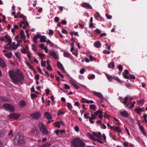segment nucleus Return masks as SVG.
<instances>
[{"mask_svg":"<svg viewBox=\"0 0 147 147\" xmlns=\"http://www.w3.org/2000/svg\"><path fill=\"white\" fill-rule=\"evenodd\" d=\"M9 74L11 78L14 83L17 84L19 82L22 83V81L24 79V77L22 72L18 69L16 71L11 70L9 71Z\"/></svg>","mask_w":147,"mask_h":147,"instance_id":"1","label":"nucleus"},{"mask_svg":"<svg viewBox=\"0 0 147 147\" xmlns=\"http://www.w3.org/2000/svg\"><path fill=\"white\" fill-rule=\"evenodd\" d=\"M74 147H85V144L82 140L79 138H75L71 142Z\"/></svg>","mask_w":147,"mask_h":147,"instance_id":"2","label":"nucleus"},{"mask_svg":"<svg viewBox=\"0 0 147 147\" xmlns=\"http://www.w3.org/2000/svg\"><path fill=\"white\" fill-rule=\"evenodd\" d=\"M25 142L24 136L22 134H17L16 135L14 140L15 144L16 145L23 144Z\"/></svg>","mask_w":147,"mask_h":147,"instance_id":"3","label":"nucleus"},{"mask_svg":"<svg viewBox=\"0 0 147 147\" xmlns=\"http://www.w3.org/2000/svg\"><path fill=\"white\" fill-rule=\"evenodd\" d=\"M38 127L40 131L43 134L45 135H47L48 134V131L43 123L41 122H39L38 124Z\"/></svg>","mask_w":147,"mask_h":147,"instance_id":"4","label":"nucleus"},{"mask_svg":"<svg viewBox=\"0 0 147 147\" xmlns=\"http://www.w3.org/2000/svg\"><path fill=\"white\" fill-rule=\"evenodd\" d=\"M3 107L7 110L11 112H13L14 111V108L13 106L9 104L5 103L3 105Z\"/></svg>","mask_w":147,"mask_h":147,"instance_id":"5","label":"nucleus"},{"mask_svg":"<svg viewBox=\"0 0 147 147\" xmlns=\"http://www.w3.org/2000/svg\"><path fill=\"white\" fill-rule=\"evenodd\" d=\"M30 116L33 119H38L41 117V114L40 112H37L31 114Z\"/></svg>","mask_w":147,"mask_h":147,"instance_id":"6","label":"nucleus"},{"mask_svg":"<svg viewBox=\"0 0 147 147\" xmlns=\"http://www.w3.org/2000/svg\"><path fill=\"white\" fill-rule=\"evenodd\" d=\"M20 116V114L16 113L10 114L7 115L8 117L9 118L15 119H18Z\"/></svg>","mask_w":147,"mask_h":147,"instance_id":"7","label":"nucleus"},{"mask_svg":"<svg viewBox=\"0 0 147 147\" xmlns=\"http://www.w3.org/2000/svg\"><path fill=\"white\" fill-rule=\"evenodd\" d=\"M29 25V24L26 20L22 21L20 24V27L23 28L24 29H26Z\"/></svg>","mask_w":147,"mask_h":147,"instance_id":"8","label":"nucleus"},{"mask_svg":"<svg viewBox=\"0 0 147 147\" xmlns=\"http://www.w3.org/2000/svg\"><path fill=\"white\" fill-rule=\"evenodd\" d=\"M44 117L48 119H52V116L51 113L48 112H45L44 114Z\"/></svg>","mask_w":147,"mask_h":147,"instance_id":"9","label":"nucleus"},{"mask_svg":"<svg viewBox=\"0 0 147 147\" xmlns=\"http://www.w3.org/2000/svg\"><path fill=\"white\" fill-rule=\"evenodd\" d=\"M81 6L86 8L87 9H92V7L88 3H87L84 2L82 3L81 4Z\"/></svg>","mask_w":147,"mask_h":147,"instance_id":"10","label":"nucleus"},{"mask_svg":"<svg viewBox=\"0 0 147 147\" xmlns=\"http://www.w3.org/2000/svg\"><path fill=\"white\" fill-rule=\"evenodd\" d=\"M92 92L94 95L97 96L101 99L104 98L103 95L101 93L95 91H93Z\"/></svg>","mask_w":147,"mask_h":147,"instance_id":"11","label":"nucleus"},{"mask_svg":"<svg viewBox=\"0 0 147 147\" xmlns=\"http://www.w3.org/2000/svg\"><path fill=\"white\" fill-rule=\"evenodd\" d=\"M111 129H113L118 133H120L122 132L121 129L118 126H113V127H111Z\"/></svg>","mask_w":147,"mask_h":147,"instance_id":"12","label":"nucleus"},{"mask_svg":"<svg viewBox=\"0 0 147 147\" xmlns=\"http://www.w3.org/2000/svg\"><path fill=\"white\" fill-rule=\"evenodd\" d=\"M50 55L52 56L56 60L58 59V57L56 53L54 51H51L50 52Z\"/></svg>","mask_w":147,"mask_h":147,"instance_id":"13","label":"nucleus"},{"mask_svg":"<svg viewBox=\"0 0 147 147\" xmlns=\"http://www.w3.org/2000/svg\"><path fill=\"white\" fill-rule=\"evenodd\" d=\"M92 134L93 136H95L97 138L99 139H102L101 134L100 132H99L97 133L96 132H93Z\"/></svg>","mask_w":147,"mask_h":147,"instance_id":"14","label":"nucleus"},{"mask_svg":"<svg viewBox=\"0 0 147 147\" xmlns=\"http://www.w3.org/2000/svg\"><path fill=\"white\" fill-rule=\"evenodd\" d=\"M121 115L123 117H127L129 115V114L126 111H124L120 112Z\"/></svg>","mask_w":147,"mask_h":147,"instance_id":"15","label":"nucleus"},{"mask_svg":"<svg viewBox=\"0 0 147 147\" xmlns=\"http://www.w3.org/2000/svg\"><path fill=\"white\" fill-rule=\"evenodd\" d=\"M91 117H90L89 121L90 123H94V121L92 120L96 119V116L94 114H91Z\"/></svg>","mask_w":147,"mask_h":147,"instance_id":"16","label":"nucleus"},{"mask_svg":"<svg viewBox=\"0 0 147 147\" xmlns=\"http://www.w3.org/2000/svg\"><path fill=\"white\" fill-rule=\"evenodd\" d=\"M57 65L58 67L62 71H64L65 70L62 65L59 61H57Z\"/></svg>","mask_w":147,"mask_h":147,"instance_id":"17","label":"nucleus"},{"mask_svg":"<svg viewBox=\"0 0 147 147\" xmlns=\"http://www.w3.org/2000/svg\"><path fill=\"white\" fill-rule=\"evenodd\" d=\"M101 44L99 41L95 42L94 44V45L97 48H100L101 47Z\"/></svg>","mask_w":147,"mask_h":147,"instance_id":"18","label":"nucleus"},{"mask_svg":"<svg viewBox=\"0 0 147 147\" xmlns=\"http://www.w3.org/2000/svg\"><path fill=\"white\" fill-rule=\"evenodd\" d=\"M0 66L3 68L5 67L6 66L5 63L3 60L1 58H0Z\"/></svg>","mask_w":147,"mask_h":147,"instance_id":"19","label":"nucleus"},{"mask_svg":"<svg viewBox=\"0 0 147 147\" xmlns=\"http://www.w3.org/2000/svg\"><path fill=\"white\" fill-rule=\"evenodd\" d=\"M60 123L63 125V123L62 121H58L55 123L54 124V125L55 127H57L59 128H60L61 125Z\"/></svg>","mask_w":147,"mask_h":147,"instance_id":"20","label":"nucleus"},{"mask_svg":"<svg viewBox=\"0 0 147 147\" xmlns=\"http://www.w3.org/2000/svg\"><path fill=\"white\" fill-rule=\"evenodd\" d=\"M6 133V131L4 129H2L0 131V137H2L4 134Z\"/></svg>","mask_w":147,"mask_h":147,"instance_id":"21","label":"nucleus"},{"mask_svg":"<svg viewBox=\"0 0 147 147\" xmlns=\"http://www.w3.org/2000/svg\"><path fill=\"white\" fill-rule=\"evenodd\" d=\"M11 44H7L4 47V49H7L8 50H10L12 49V47L11 45Z\"/></svg>","mask_w":147,"mask_h":147,"instance_id":"22","label":"nucleus"},{"mask_svg":"<svg viewBox=\"0 0 147 147\" xmlns=\"http://www.w3.org/2000/svg\"><path fill=\"white\" fill-rule=\"evenodd\" d=\"M47 38L45 36H41L40 38V41L41 42H46L47 41L46 40Z\"/></svg>","mask_w":147,"mask_h":147,"instance_id":"23","label":"nucleus"},{"mask_svg":"<svg viewBox=\"0 0 147 147\" xmlns=\"http://www.w3.org/2000/svg\"><path fill=\"white\" fill-rule=\"evenodd\" d=\"M70 83L74 88L76 89H78L79 88V86L74 82L71 81L70 82Z\"/></svg>","mask_w":147,"mask_h":147,"instance_id":"24","label":"nucleus"},{"mask_svg":"<svg viewBox=\"0 0 147 147\" xmlns=\"http://www.w3.org/2000/svg\"><path fill=\"white\" fill-rule=\"evenodd\" d=\"M128 97L127 96L125 97L123 99V101H121L122 103H123L124 105H126L127 107L128 106V105L127 104V100L128 99Z\"/></svg>","mask_w":147,"mask_h":147,"instance_id":"25","label":"nucleus"},{"mask_svg":"<svg viewBox=\"0 0 147 147\" xmlns=\"http://www.w3.org/2000/svg\"><path fill=\"white\" fill-rule=\"evenodd\" d=\"M51 145V144L50 143H47L41 145L39 146L38 147H50Z\"/></svg>","mask_w":147,"mask_h":147,"instance_id":"26","label":"nucleus"},{"mask_svg":"<svg viewBox=\"0 0 147 147\" xmlns=\"http://www.w3.org/2000/svg\"><path fill=\"white\" fill-rule=\"evenodd\" d=\"M32 49L33 51L34 52H36L37 51L38 49L36 47V46L34 44H32L31 45Z\"/></svg>","mask_w":147,"mask_h":147,"instance_id":"27","label":"nucleus"},{"mask_svg":"<svg viewBox=\"0 0 147 147\" xmlns=\"http://www.w3.org/2000/svg\"><path fill=\"white\" fill-rule=\"evenodd\" d=\"M106 76L109 82H112V79L113 78V76H112L108 75L107 74H106Z\"/></svg>","mask_w":147,"mask_h":147,"instance_id":"28","label":"nucleus"},{"mask_svg":"<svg viewBox=\"0 0 147 147\" xmlns=\"http://www.w3.org/2000/svg\"><path fill=\"white\" fill-rule=\"evenodd\" d=\"M114 67V63L113 61H112L108 64V67L109 68H113Z\"/></svg>","mask_w":147,"mask_h":147,"instance_id":"29","label":"nucleus"},{"mask_svg":"<svg viewBox=\"0 0 147 147\" xmlns=\"http://www.w3.org/2000/svg\"><path fill=\"white\" fill-rule=\"evenodd\" d=\"M142 133L145 135L146 136V134L145 133V130L144 129L143 127L141 125L139 127Z\"/></svg>","mask_w":147,"mask_h":147,"instance_id":"30","label":"nucleus"},{"mask_svg":"<svg viewBox=\"0 0 147 147\" xmlns=\"http://www.w3.org/2000/svg\"><path fill=\"white\" fill-rule=\"evenodd\" d=\"M47 69L49 70H52V69L51 66L50 65L49 61L47 60Z\"/></svg>","mask_w":147,"mask_h":147,"instance_id":"31","label":"nucleus"},{"mask_svg":"<svg viewBox=\"0 0 147 147\" xmlns=\"http://www.w3.org/2000/svg\"><path fill=\"white\" fill-rule=\"evenodd\" d=\"M26 105V103L25 101L22 100L20 102V105L21 107H23L25 106Z\"/></svg>","mask_w":147,"mask_h":147,"instance_id":"32","label":"nucleus"},{"mask_svg":"<svg viewBox=\"0 0 147 147\" xmlns=\"http://www.w3.org/2000/svg\"><path fill=\"white\" fill-rule=\"evenodd\" d=\"M4 55L6 57L11 58V57L12 53L11 52H9V53H5Z\"/></svg>","mask_w":147,"mask_h":147,"instance_id":"33","label":"nucleus"},{"mask_svg":"<svg viewBox=\"0 0 147 147\" xmlns=\"http://www.w3.org/2000/svg\"><path fill=\"white\" fill-rule=\"evenodd\" d=\"M118 68L119 70V75H120L121 72H122V71L123 70V67L121 66V65H120L118 66Z\"/></svg>","mask_w":147,"mask_h":147,"instance_id":"34","label":"nucleus"},{"mask_svg":"<svg viewBox=\"0 0 147 147\" xmlns=\"http://www.w3.org/2000/svg\"><path fill=\"white\" fill-rule=\"evenodd\" d=\"M90 108L92 110L94 111L96 110V106L94 105H91L90 106Z\"/></svg>","mask_w":147,"mask_h":147,"instance_id":"35","label":"nucleus"},{"mask_svg":"<svg viewBox=\"0 0 147 147\" xmlns=\"http://www.w3.org/2000/svg\"><path fill=\"white\" fill-rule=\"evenodd\" d=\"M67 107L68 108V109L69 111H71L72 110V107L71 104H70V103H69V102L68 103H67Z\"/></svg>","mask_w":147,"mask_h":147,"instance_id":"36","label":"nucleus"},{"mask_svg":"<svg viewBox=\"0 0 147 147\" xmlns=\"http://www.w3.org/2000/svg\"><path fill=\"white\" fill-rule=\"evenodd\" d=\"M144 101L143 100H141L138 102V104L140 106H142L143 104Z\"/></svg>","mask_w":147,"mask_h":147,"instance_id":"37","label":"nucleus"},{"mask_svg":"<svg viewBox=\"0 0 147 147\" xmlns=\"http://www.w3.org/2000/svg\"><path fill=\"white\" fill-rule=\"evenodd\" d=\"M113 79L116 80L117 81H118L119 82L121 83L122 82L120 80L119 78L117 77L114 76L113 77Z\"/></svg>","mask_w":147,"mask_h":147,"instance_id":"38","label":"nucleus"},{"mask_svg":"<svg viewBox=\"0 0 147 147\" xmlns=\"http://www.w3.org/2000/svg\"><path fill=\"white\" fill-rule=\"evenodd\" d=\"M63 55L64 57H69L70 56V54L67 52H64L63 53Z\"/></svg>","mask_w":147,"mask_h":147,"instance_id":"39","label":"nucleus"},{"mask_svg":"<svg viewBox=\"0 0 147 147\" xmlns=\"http://www.w3.org/2000/svg\"><path fill=\"white\" fill-rule=\"evenodd\" d=\"M46 42H47L48 44H49L51 47L53 46V44L49 39H47Z\"/></svg>","mask_w":147,"mask_h":147,"instance_id":"40","label":"nucleus"},{"mask_svg":"<svg viewBox=\"0 0 147 147\" xmlns=\"http://www.w3.org/2000/svg\"><path fill=\"white\" fill-rule=\"evenodd\" d=\"M38 55L40 57V58L41 59V60L42 59V58L45 56V54L42 53L40 52L38 53Z\"/></svg>","mask_w":147,"mask_h":147,"instance_id":"41","label":"nucleus"},{"mask_svg":"<svg viewBox=\"0 0 147 147\" xmlns=\"http://www.w3.org/2000/svg\"><path fill=\"white\" fill-rule=\"evenodd\" d=\"M88 56L90 58V60L91 61H93V60H95L96 59L94 57L90 55H89Z\"/></svg>","mask_w":147,"mask_h":147,"instance_id":"42","label":"nucleus"},{"mask_svg":"<svg viewBox=\"0 0 147 147\" xmlns=\"http://www.w3.org/2000/svg\"><path fill=\"white\" fill-rule=\"evenodd\" d=\"M46 62L45 61H43V59H42L41 61V65L42 67H45V66Z\"/></svg>","mask_w":147,"mask_h":147,"instance_id":"43","label":"nucleus"},{"mask_svg":"<svg viewBox=\"0 0 147 147\" xmlns=\"http://www.w3.org/2000/svg\"><path fill=\"white\" fill-rule=\"evenodd\" d=\"M147 115L146 114H144L143 116L142 117V118L144 119L146 123L147 122Z\"/></svg>","mask_w":147,"mask_h":147,"instance_id":"44","label":"nucleus"},{"mask_svg":"<svg viewBox=\"0 0 147 147\" xmlns=\"http://www.w3.org/2000/svg\"><path fill=\"white\" fill-rule=\"evenodd\" d=\"M19 17L20 18H23V19L24 20H25V21L26 20V16H24L23 14H20V15Z\"/></svg>","mask_w":147,"mask_h":147,"instance_id":"45","label":"nucleus"},{"mask_svg":"<svg viewBox=\"0 0 147 147\" xmlns=\"http://www.w3.org/2000/svg\"><path fill=\"white\" fill-rule=\"evenodd\" d=\"M102 111L100 110H98L96 111V112L94 113V114L96 116L98 115L99 114L101 113Z\"/></svg>","mask_w":147,"mask_h":147,"instance_id":"46","label":"nucleus"},{"mask_svg":"<svg viewBox=\"0 0 147 147\" xmlns=\"http://www.w3.org/2000/svg\"><path fill=\"white\" fill-rule=\"evenodd\" d=\"M135 111H136V113L138 114L140 113V112L142 111V109L140 108H138V109H135Z\"/></svg>","mask_w":147,"mask_h":147,"instance_id":"47","label":"nucleus"},{"mask_svg":"<svg viewBox=\"0 0 147 147\" xmlns=\"http://www.w3.org/2000/svg\"><path fill=\"white\" fill-rule=\"evenodd\" d=\"M95 78V75L94 74L91 75L90 76H88V79L90 80L94 78Z\"/></svg>","mask_w":147,"mask_h":147,"instance_id":"48","label":"nucleus"},{"mask_svg":"<svg viewBox=\"0 0 147 147\" xmlns=\"http://www.w3.org/2000/svg\"><path fill=\"white\" fill-rule=\"evenodd\" d=\"M104 117L105 118L108 119L110 118V115L107 114L106 113H105L104 114Z\"/></svg>","mask_w":147,"mask_h":147,"instance_id":"49","label":"nucleus"},{"mask_svg":"<svg viewBox=\"0 0 147 147\" xmlns=\"http://www.w3.org/2000/svg\"><path fill=\"white\" fill-rule=\"evenodd\" d=\"M7 38H8V36L7 35H5L4 36L2 37L1 40L2 41H3L5 40H6V39H7Z\"/></svg>","mask_w":147,"mask_h":147,"instance_id":"50","label":"nucleus"},{"mask_svg":"<svg viewBox=\"0 0 147 147\" xmlns=\"http://www.w3.org/2000/svg\"><path fill=\"white\" fill-rule=\"evenodd\" d=\"M54 34L53 31L51 30H49V35H53Z\"/></svg>","mask_w":147,"mask_h":147,"instance_id":"51","label":"nucleus"},{"mask_svg":"<svg viewBox=\"0 0 147 147\" xmlns=\"http://www.w3.org/2000/svg\"><path fill=\"white\" fill-rule=\"evenodd\" d=\"M89 136L90 138L92 140H95V137L94 136L92 135L91 134H89Z\"/></svg>","mask_w":147,"mask_h":147,"instance_id":"52","label":"nucleus"},{"mask_svg":"<svg viewBox=\"0 0 147 147\" xmlns=\"http://www.w3.org/2000/svg\"><path fill=\"white\" fill-rule=\"evenodd\" d=\"M123 75L124 78L126 79H127L129 78V76L123 73Z\"/></svg>","mask_w":147,"mask_h":147,"instance_id":"53","label":"nucleus"},{"mask_svg":"<svg viewBox=\"0 0 147 147\" xmlns=\"http://www.w3.org/2000/svg\"><path fill=\"white\" fill-rule=\"evenodd\" d=\"M103 52L104 53H105L107 54H109L111 52L109 51H108L106 50H104L103 51Z\"/></svg>","mask_w":147,"mask_h":147,"instance_id":"54","label":"nucleus"},{"mask_svg":"<svg viewBox=\"0 0 147 147\" xmlns=\"http://www.w3.org/2000/svg\"><path fill=\"white\" fill-rule=\"evenodd\" d=\"M94 31L95 32L98 34H100L101 32L100 29L97 28L95 30H94Z\"/></svg>","mask_w":147,"mask_h":147,"instance_id":"55","label":"nucleus"},{"mask_svg":"<svg viewBox=\"0 0 147 147\" xmlns=\"http://www.w3.org/2000/svg\"><path fill=\"white\" fill-rule=\"evenodd\" d=\"M86 101V103H94L93 101L92 100H87Z\"/></svg>","mask_w":147,"mask_h":147,"instance_id":"56","label":"nucleus"},{"mask_svg":"<svg viewBox=\"0 0 147 147\" xmlns=\"http://www.w3.org/2000/svg\"><path fill=\"white\" fill-rule=\"evenodd\" d=\"M85 71V69L84 68H82L81 69L80 71V73L81 74H84Z\"/></svg>","mask_w":147,"mask_h":147,"instance_id":"57","label":"nucleus"},{"mask_svg":"<svg viewBox=\"0 0 147 147\" xmlns=\"http://www.w3.org/2000/svg\"><path fill=\"white\" fill-rule=\"evenodd\" d=\"M31 98L32 99H34V98L37 97V96L35 94H31Z\"/></svg>","mask_w":147,"mask_h":147,"instance_id":"58","label":"nucleus"},{"mask_svg":"<svg viewBox=\"0 0 147 147\" xmlns=\"http://www.w3.org/2000/svg\"><path fill=\"white\" fill-rule=\"evenodd\" d=\"M105 15L107 18L109 19H110L112 18V16H111L108 15V13H106Z\"/></svg>","mask_w":147,"mask_h":147,"instance_id":"59","label":"nucleus"},{"mask_svg":"<svg viewBox=\"0 0 147 147\" xmlns=\"http://www.w3.org/2000/svg\"><path fill=\"white\" fill-rule=\"evenodd\" d=\"M7 39H6V40L8 41V44H11V43L12 42L11 40V39H10L8 36V38H7Z\"/></svg>","mask_w":147,"mask_h":147,"instance_id":"60","label":"nucleus"},{"mask_svg":"<svg viewBox=\"0 0 147 147\" xmlns=\"http://www.w3.org/2000/svg\"><path fill=\"white\" fill-rule=\"evenodd\" d=\"M64 88L65 89H68L70 88L69 86L67 84H64Z\"/></svg>","mask_w":147,"mask_h":147,"instance_id":"61","label":"nucleus"},{"mask_svg":"<svg viewBox=\"0 0 147 147\" xmlns=\"http://www.w3.org/2000/svg\"><path fill=\"white\" fill-rule=\"evenodd\" d=\"M74 129L77 132L79 131V129L78 127L77 126H76L74 127Z\"/></svg>","mask_w":147,"mask_h":147,"instance_id":"62","label":"nucleus"},{"mask_svg":"<svg viewBox=\"0 0 147 147\" xmlns=\"http://www.w3.org/2000/svg\"><path fill=\"white\" fill-rule=\"evenodd\" d=\"M59 17H56L55 18L54 22H57L59 21Z\"/></svg>","mask_w":147,"mask_h":147,"instance_id":"63","label":"nucleus"},{"mask_svg":"<svg viewBox=\"0 0 147 147\" xmlns=\"http://www.w3.org/2000/svg\"><path fill=\"white\" fill-rule=\"evenodd\" d=\"M61 32L65 34H67V31L64 29H63L62 30Z\"/></svg>","mask_w":147,"mask_h":147,"instance_id":"64","label":"nucleus"}]
</instances>
